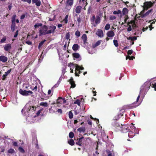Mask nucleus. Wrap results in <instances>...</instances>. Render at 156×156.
<instances>
[{
  "instance_id": "1",
  "label": "nucleus",
  "mask_w": 156,
  "mask_h": 156,
  "mask_svg": "<svg viewBox=\"0 0 156 156\" xmlns=\"http://www.w3.org/2000/svg\"><path fill=\"white\" fill-rule=\"evenodd\" d=\"M56 29V27L55 26H50L49 27L50 30H48V27L46 25L42 26L39 30V36L45 35L48 34L54 33L55 30Z\"/></svg>"
},
{
  "instance_id": "2",
  "label": "nucleus",
  "mask_w": 156,
  "mask_h": 156,
  "mask_svg": "<svg viewBox=\"0 0 156 156\" xmlns=\"http://www.w3.org/2000/svg\"><path fill=\"white\" fill-rule=\"evenodd\" d=\"M131 129L128 131V135L129 137L132 138L135 136V134L136 133L137 130L133 123H131Z\"/></svg>"
},
{
  "instance_id": "3",
  "label": "nucleus",
  "mask_w": 156,
  "mask_h": 156,
  "mask_svg": "<svg viewBox=\"0 0 156 156\" xmlns=\"http://www.w3.org/2000/svg\"><path fill=\"white\" fill-rule=\"evenodd\" d=\"M121 127H120V130L122 133H127L129 130H130L131 128V125H122L121 124Z\"/></svg>"
},
{
  "instance_id": "4",
  "label": "nucleus",
  "mask_w": 156,
  "mask_h": 156,
  "mask_svg": "<svg viewBox=\"0 0 156 156\" xmlns=\"http://www.w3.org/2000/svg\"><path fill=\"white\" fill-rule=\"evenodd\" d=\"M20 94L23 96H28L29 94H32L33 92L30 90H23L22 89H20L19 91Z\"/></svg>"
},
{
  "instance_id": "5",
  "label": "nucleus",
  "mask_w": 156,
  "mask_h": 156,
  "mask_svg": "<svg viewBox=\"0 0 156 156\" xmlns=\"http://www.w3.org/2000/svg\"><path fill=\"white\" fill-rule=\"evenodd\" d=\"M153 5V3L151 2H145L144 3V9L145 10H147L148 8L152 7Z\"/></svg>"
},
{
  "instance_id": "6",
  "label": "nucleus",
  "mask_w": 156,
  "mask_h": 156,
  "mask_svg": "<svg viewBox=\"0 0 156 156\" xmlns=\"http://www.w3.org/2000/svg\"><path fill=\"white\" fill-rule=\"evenodd\" d=\"M66 102V101L64 98L62 97H59L57 100V104H65Z\"/></svg>"
},
{
  "instance_id": "7",
  "label": "nucleus",
  "mask_w": 156,
  "mask_h": 156,
  "mask_svg": "<svg viewBox=\"0 0 156 156\" xmlns=\"http://www.w3.org/2000/svg\"><path fill=\"white\" fill-rule=\"evenodd\" d=\"M12 48L11 44H8L5 45L4 47V50L5 51H9Z\"/></svg>"
},
{
  "instance_id": "8",
  "label": "nucleus",
  "mask_w": 156,
  "mask_h": 156,
  "mask_svg": "<svg viewBox=\"0 0 156 156\" xmlns=\"http://www.w3.org/2000/svg\"><path fill=\"white\" fill-rule=\"evenodd\" d=\"M69 83L71 84L70 88H74L76 86V84L74 81L73 78L71 77V78L69 80Z\"/></svg>"
},
{
  "instance_id": "9",
  "label": "nucleus",
  "mask_w": 156,
  "mask_h": 156,
  "mask_svg": "<svg viewBox=\"0 0 156 156\" xmlns=\"http://www.w3.org/2000/svg\"><path fill=\"white\" fill-rule=\"evenodd\" d=\"M73 0H67L66 2V6H70L71 7L73 4Z\"/></svg>"
},
{
  "instance_id": "10",
  "label": "nucleus",
  "mask_w": 156,
  "mask_h": 156,
  "mask_svg": "<svg viewBox=\"0 0 156 156\" xmlns=\"http://www.w3.org/2000/svg\"><path fill=\"white\" fill-rule=\"evenodd\" d=\"M8 60L7 58L4 55H1L0 56V61L3 62H5Z\"/></svg>"
},
{
  "instance_id": "11",
  "label": "nucleus",
  "mask_w": 156,
  "mask_h": 156,
  "mask_svg": "<svg viewBox=\"0 0 156 156\" xmlns=\"http://www.w3.org/2000/svg\"><path fill=\"white\" fill-rule=\"evenodd\" d=\"M11 71V69H10L8 70L6 72H5V74L3 75L2 77H3L2 80H5L6 77V76H7V75L10 73Z\"/></svg>"
},
{
  "instance_id": "12",
  "label": "nucleus",
  "mask_w": 156,
  "mask_h": 156,
  "mask_svg": "<svg viewBox=\"0 0 156 156\" xmlns=\"http://www.w3.org/2000/svg\"><path fill=\"white\" fill-rule=\"evenodd\" d=\"M114 35L115 34L112 30L109 31L107 33V36L108 37H113Z\"/></svg>"
},
{
  "instance_id": "13",
  "label": "nucleus",
  "mask_w": 156,
  "mask_h": 156,
  "mask_svg": "<svg viewBox=\"0 0 156 156\" xmlns=\"http://www.w3.org/2000/svg\"><path fill=\"white\" fill-rule=\"evenodd\" d=\"M96 34L99 37H102L103 36V32L101 30L99 29L96 32Z\"/></svg>"
},
{
  "instance_id": "14",
  "label": "nucleus",
  "mask_w": 156,
  "mask_h": 156,
  "mask_svg": "<svg viewBox=\"0 0 156 156\" xmlns=\"http://www.w3.org/2000/svg\"><path fill=\"white\" fill-rule=\"evenodd\" d=\"M82 6L80 5L77 6L75 9V12L77 14L80 13L82 9Z\"/></svg>"
},
{
  "instance_id": "15",
  "label": "nucleus",
  "mask_w": 156,
  "mask_h": 156,
  "mask_svg": "<svg viewBox=\"0 0 156 156\" xmlns=\"http://www.w3.org/2000/svg\"><path fill=\"white\" fill-rule=\"evenodd\" d=\"M84 138V137L82 136L80 138L78 139V141L77 142H76V144L80 146H81L82 143V139Z\"/></svg>"
},
{
  "instance_id": "16",
  "label": "nucleus",
  "mask_w": 156,
  "mask_h": 156,
  "mask_svg": "<svg viewBox=\"0 0 156 156\" xmlns=\"http://www.w3.org/2000/svg\"><path fill=\"white\" fill-rule=\"evenodd\" d=\"M32 2L33 3H35L36 5L37 6H39L41 4V2L39 0H32Z\"/></svg>"
},
{
  "instance_id": "17",
  "label": "nucleus",
  "mask_w": 156,
  "mask_h": 156,
  "mask_svg": "<svg viewBox=\"0 0 156 156\" xmlns=\"http://www.w3.org/2000/svg\"><path fill=\"white\" fill-rule=\"evenodd\" d=\"M140 95H138V96L137 97V99H136V102H135L134 103H132V105H134L135 104H136L137 105H136V106H139L140 104L141 103V102H139V98H140Z\"/></svg>"
},
{
  "instance_id": "18",
  "label": "nucleus",
  "mask_w": 156,
  "mask_h": 156,
  "mask_svg": "<svg viewBox=\"0 0 156 156\" xmlns=\"http://www.w3.org/2000/svg\"><path fill=\"white\" fill-rule=\"evenodd\" d=\"M79 48V46L77 44H74L72 47L73 50L74 51H77Z\"/></svg>"
},
{
  "instance_id": "19",
  "label": "nucleus",
  "mask_w": 156,
  "mask_h": 156,
  "mask_svg": "<svg viewBox=\"0 0 156 156\" xmlns=\"http://www.w3.org/2000/svg\"><path fill=\"white\" fill-rule=\"evenodd\" d=\"M82 38L83 41V43L84 44H85L86 43H87V35L86 34H83L82 35Z\"/></svg>"
},
{
  "instance_id": "20",
  "label": "nucleus",
  "mask_w": 156,
  "mask_h": 156,
  "mask_svg": "<svg viewBox=\"0 0 156 156\" xmlns=\"http://www.w3.org/2000/svg\"><path fill=\"white\" fill-rule=\"evenodd\" d=\"M152 21H153L151 23V24L149 26L150 30H151L153 28L152 27V24H154L156 20L155 19H154L153 20H150L149 22H151Z\"/></svg>"
},
{
  "instance_id": "21",
  "label": "nucleus",
  "mask_w": 156,
  "mask_h": 156,
  "mask_svg": "<svg viewBox=\"0 0 156 156\" xmlns=\"http://www.w3.org/2000/svg\"><path fill=\"white\" fill-rule=\"evenodd\" d=\"M77 130L80 133L82 132H84L85 131V129L84 127H80L77 129Z\"/></svg>"
},
{
  "instance_id": "22",
  "label": "nucleus",
  "mask_w": 156,
  "mask_h": 156,
  "mask_svg": "<svg viewBox=\"0 0 156 156\" xmlns=\"http://www.w3.org/2000/svg\"><path fill=\"white\" fill-rule=\"evenodd\" d=\"M73 56L74 58H78L80 57V55L78 53H73Z\"/></svg>"
},
{
  "instance_id": "23",
  "label": "nucleus",
  "mask_w": 156,
  "mask_h": 156,
  "mask_svg": "<svg viewBox=\"0 0 156 156\" xmlns=\"http://www.w3.org/2000/svg\"><path fill=\"white\" fill-rule=\"evenodd\" d=\"M39 105L44 107H46L48 105V103L46 102H41L39 104Z\"/></svg>"
},
{
  "instance_id": "24",
  "label": "nucleus",
  "mask_w": 156,
  "mask_h": 156,
  "mask_svg": "<svg viewBox=\"0 0 156 156\" xmlns=\"http://www.w3.org/2000/svg\"><path fill=\"white\" fill-rule=\"evenodd\" d=\"M122 116V115H121L120 114H118L117 115H116L115 116L114 119H113V121H115L119 119L120 116Z\"/></svg>"
},
{
  "instance_id": "25",
  "label": "nucleus",
  "mask_w": 156,
  "mask_h": 156,
  "mask_svg": "<svg viewBox=\"0 0 156 156\" xmlns=\"http://www.w3.org/2000/svg\"><path fill=\"white\" fill-rule=\"evenodd\" d=\"M77 14H75V16H77V20L79 24H80L82 20L80 18V15L79 16H77Z\"/></svg>"
},
{
  "instance_id": "26",
  "label": "nucleus",
  "mask_w": 156,
  "mask_h": 156,
  "mask_svg": "<svg viewBox=\"0 0 156 156\" xmlns=\"http://www.w3.org/2000/svg\"><path fill=\"white\" fill-rule=\"evenodd\" d=\"M101 19L100 17L98 16H97L96 19L95 20V22L96 24H99L100 23Z\"/></svg>"
},
{
  "instance_id": "27",
  "label": "nucleus",
  "mask_w": 156,
  "mask_h": 156,
  "mask_svg": "<svg viewBox=\"0 0 156 156\" xmlns=\"http://www.w3.org/2000/svg\"><path fill=\"white\" fill-rule=\"evenodd\" d=\"M122 14L124 15H126L128 13V9L126 8H124L122 9Z\"/></svg>"
},
{
  "instance_id": "28",
  "label": "nucleus",
  "mask_w": 156,
  "mask_h": 156,
  "mask_svg": "<svg viewBox=\"0 0 156 156\" xmlns=\"http://www.w3.org/2000/svg\"><path fill=\"white\" fill-rule=\"evenodd\" d=\"M16 27L15 23H12V24L11 26V31L12 32H14L15 30V27Z\"/></svg>"
},
{
  "instance_id": "29",
  "label": "nucleus",
  "mask_w": 156,
  "mask_h": 156,
  "mask_svg": "<svg viewBox=\"0 0 156 156\" xmlns=\"http://www.w3.org/2000/svg\"><path fill=\"white\" fill-rule=\"evenodd\" d=\"M127 39L129 40H131L132 41H134L137 39V37L136 36H134L133 37H127Z\"/></svg>"
},
{
  "instance_id": "30",
  "label": "nucleus",
  "mask_w": 156,
  "mask_h": 156,
  "mask_svg": "<svg viewBox=\"0 0 156 156\" xmlns=\"http://www.w3.org/2000/svg\"><path fill=\"white\" fill-rule=\"evenodd\" d=\"M46 41V40H44L41 41L38 44V48L39 49H40L41 48V47L44 44V43Z\"/></svg>"
},
{
  "instance_id": "31",
  "label": "nucleus",
  "mask_w": 156,
  "mask_h": 156,
  "mask_svg": "<svg viewBox=\"0 0 156 156\" xmlns=\"http://www.w3.org/2000/svg\"><path fill=\"white\" fill-rule=\"evenodd\" d=\"M153 9H151L150 10H148V11L145 14H144L143 16L145 17L148 16L149 14L152 11Z\"/></svg>"
},
{
  "instance_id": "32",
  "label": "nucleus",
  "mask_w": 156,
  "mask_h": 156,
  "mask_svg": "<svg viewBox=\"0 0 156 156\" xmlns=\"http://www.w3.org/2000/svg\"><path fill=\"white\" fill-rule=\"evenodd\" d=\"M68 143L69 145L71 146L75 144L74 140H73L72 139H70L68 141Z\"/></svg>"
},
{
  "instance_id": "33",
  "label": "nucleus",
  "mask_w": 156,
  "mask_h": 156,
  "mask_svg": "<svg viewBox=\"0 0 156 156\" xmlns=\"http://www.w3.org/2000/svg\"><path fill=\"white\" fill-rule=\"evenodd\" d=\"M81 73V71L80 70L78 69L77 70L76 69V73H75V76H79V74H80Z\"/></svg>"
},
{
  "instance_id": "34",
  "label": "nucleus",
  "mask_w": 156,
  "mask_h": 156,
  "mask_svg": "<svg viewBox=\"0 0 156 156\" xmlns=\"http://www.w3.org/2000/svg\"><path fill=\"white\" fill-rule=\"evenodd\" d=\"M112 125L115 127H119L120 125L119 124L117 123H115V121H113V122L112 123Z\"/></svg>"
},
{
  "instance_id": "35",
  "label": "nucleus",
  "mask_w": 156,
  "mask_h": 156,
  "mask_svg": "<svg viewBox=\"0 0 156 156\" xmlns=\"http://www.w3.org/2000/svg\"><path fill=\"white\" fill-rule=\"evenodd\" d=\"M43 25V24L41 23H37L34 26L35 28H37L39 27H42Z\"/></svg>"
},
{
  "instance_id": "36",
  "label": "nucleus",
  "mask_w": 156,
  "mask_h": 156,
  "mask_svg": "<svg viewBox=\"0 0 156 156\" xmlns=\"http://www.w3.org/2000/svg\"><path fill=\"white\" fill-rule=\"evenodd\" d=\"M19 151L22 153H23L25 152V151L24 149L21 147H20L18 148Z\"/></svg>"
},
{
  "instance_id": "37",
  "label": "nucleus",
  "mask_w": 156,
  "mask_h": 156,
  "mask_svg": "<svg viewBox=\"0 0 156 156\" xmlns=\"http://www.w3.org/2000/svg\"><path fill=\"white\" fill-rule=\"evenodd\" d=\"M74 104H77L78 106L80 105V101L79 99H77L74 102Z\"/></svg>"
},
{
  "instance_id": "38",
  "label": "nucleus",
  "mask_w": 156,
  "mask_h": 156,
  "mask_svg": "<svg viewBox=\"0 0 156 156\" xmlns=\"http://www.w3.org/2000/svg\"><path fill=\"white\" fill-rule=\"evenodd\" d=\"M16 17V15L13 16L12 19V23H15V18Z\"/></svg>"
},
{
  "instance_id": "39",
  "label": "nucleus",
  "mask_w": 156,
  "mask_h": 156,
  "mask_svg": "<svg viewBox=\"0 0 156 156\" xmlns=\"http://www.w3.org/2000/svg\"><path fill=\"white\" fill-rule=\"evenodd\" d=\"M35 139L36 140V142H35V143H36V146H35V147L37 149H39V146H38V140L37 139V137H35Z\"/></svg>"
},
{
  "instance_id": "40",
  "label": "nucleus",
  "mask_w": 156,
  "mask_h": 156,
  "mask_svg": "<svg viewBox=\"0 0 156 156\" xmlns=\"http://www.w3.org/2000/svg\"><path fill=\"white\" fill-rule=\"evenodd\" d=\"M8 152L9 153L13 154L15 152V151L13 149H10L8 150Z\"/></svg>"
},
{
  "instance_id": "41",
  "label": "nucleus",
  "mask_w": 156,
  "mask_h": 156,
  "mask_svg": "<svg viewBox=\"0 0 156 156\" xmlns=\"http://www.w3.org/2000/svg\"><path fill=\"white\" fill-rule=\"evenodd\" d=\"M69 117L70 119H72L73 117V114L71 111L69 112Z\"/></svg>"
},
{
  "instance_id": "42",
  "label": "nucleus",
  "mask_w": 156,
  "mask_h": 156,
  "mask_svg": "<svg viewBox=\"0 0 156 156\" xmlns=\"http://www.w3.org/2000/svg\"><path fill=\"white\" fill-rule=\"evenodd\" d=\"M77 70L80 69V70H83L84 69V68L82 66L77 65L76 66Z\"/></svg>"
},
{
  "instance_id": "43",
  "label": "nucleus",
  "mask_w": 156,
  "mask_h": 156,
  "mask_svg": "<svg viewBox=\"0 0 156 156\" xmlns=\"http://www.w3.org/2000/svg\"><path fill=\"white\" fill-rule=\"evenodd\" d=\"M110 28V25L109 24L107 23L105 25V29L106 30H108Z\"/></svg>"
},
{
  "instance_id": "44",
  "label": "nucleus",
  "mask_w": 156,
  "mask_h": 156,
  "mask_svg": "<svg viewBox=\"0 0 156 156\" xmlns=\"http://www.w3.org/2000/svg\"><path fill=\"white\" fill-rule=\"evenodd\" d=\"M74 136V134L73 132H71L69 134V137L70 138H73Z\"/></svg>"
},
{
  "instance_id": "45",
  "label": "nucleus",
  "mask_w": 156,
  "mask_h": 156,
  "mask_svg": "<svg viewBox=\"0 0 156 156\" xmlns=\"http://www.w3.org/2000/svg\"><path fill=\"white\" fill-rule=\"evenodd\" d=\"M113 43L115 47H117L118 46V41L117 40H113Z\"/></svg>"
},
{
  "instance_id": "46",
  "label": "nucleus",
  "mask_w": 156,
  "mask_h": 156,
  "mask_svg": "<svg viewBox=\"0 0 156 156\" xmlns=\"http://www.w3.org/2000/svg\"><path fill=\"white\" fill-rule=\"evenodd\" d=\"M135 58V57L133 56H127L126 57V60L128 58H129L130 60H133L134 58Z\"/></svg>"
},
{
  "instance_id": "47",
  "label": "nucleus",
  "mask_w": 156,
  "mask_h": 156,
  "mask_svg": "<svg viewBox=\"0 0 156 156\" xmlns=\"http://www.w3.org/2000/svg\"><path fill=\"white\" fill-rule=\"evenodd\" d=\"M75 34L76 36L79 37L80 35V32L78 30H77L75 32Z\"/></svg>"
},
{
  "instance_id": "48",
  "label": "nucleus",
  "mask_w": 156,
  "mask_h": 156,
  "mask_svg": "<svg viewBox=\"0 0 156 156\" xmlns=\"http://www.w3.org/2000/svg\"><path fill=\"white\" fill-rule=\"evenodd\" d=\"M116 17L115 16L113 15H110L109 16V19L110 20H113L115 19Z\"/></svg>"
},
{
  "instance_id": "49",
  "label": "nucleus",
  "mask_w": 156,
  "mask_h": 156,
  "mask_svg": "<svg viewBox=\"0 0 156 156\" xmlns=\"http://www.w3.org/2000/svg\"><path fill=\"white\" fill-rule=\"evenodd\" d=\"M6 37H4L1 40L0 43H4L5 41L6 40Z\"/></svg>"
},
{
  "instance_id": "50",
  "label": "nucleus",
  "mask_w": 156,
  "mask_h": 156,
  "mask_svg": "<svg viewBox=\"0 0 156 156\" xmlns=\"http://www.w3.org/2000/svg\"><path fill=\"white\" fill-rule=\"evenodd\" d=\"M43 108L41 109L38 112H37L36 113V115L37 116H38L40 115V113L43 110Z\"/></svg>"
},
{
  "instance_id": "51",
  "label": "nucleus",
  "mask_w": 156,
  "mask_h": 156,
  "mask_svg": "<svg viewBox=\"0 0 156 156\" xmlns=\"http://www.w3.org/2000/svg\"><path fill=\"white\" fill-rule=\"evenodd\" d=\"M152 85V87L154 88V90H156V83H152V84L151 83V86Z\"/></svg>"
},
{
  "instance_id": "52",
  "label": "nucleus",
  "mask_w": 156,
  "mask_h": 156,
  "mask_svg": "<svg viewBox=\"0 0 156 156\" xmlns=\"http://www.w3.org/2000/svg\"><path fill=\"white\" fill-rule=\"evenodd\" d=\"M91 10H92V9H91V7H90L88 9L87 12V14H90L91 12Z\"/></svg>"
},
{
  "instance_id": "53",
  "label": "nucleus",
  "mask_w": 156,
  "mask_h": 156,
  "mask_svg": "<svg viewBox=\"0 0 156 156\" xmlns=\"http://www.w3.org/2000/svg\"><path fill=\"white\" fill-rule=\"evenodd\" d=\"M70 34L69 32L67 33L66 36V38L67 40H68L70 38Z\"/></svg>"
},
{
  "instance_id": "54",
  "label": "nucleus",
  "mask_w": 156,
  "mask_h": 156,
  "mask_svg": "<svg viewBox=\"0 0 156 156\" xmlns=\"http://www.w3.org/2000/svg\"><path fill=\"white\" fill-rule=\"evenodd\" d=\"M5 151V147L4 146H1L0 147V151L4 152Z\"/></svg>"
},
{
  "instance_id": "55",
  "label": "nucleus",
  "mask_w": 156,
  "mask_h": 156,
  "mask_svg": "<svg viewBox=\"0 0 156 156\" xmlns=\"http://www.w3.org/2000/svg\"><path fill=\"white\" fill-rule=\"evenodd\" d=\"M107 153L108 154L107 156H114V154H113L111 151H109Z\"/></svg>"
},
{
  "instance_id": "56",
  "label": "nucleus",
  "mask_w": 156,
  "mask_h": 156,
  "mask_svg": "<svg viewBox=\"0 0 156 156\" xmlns=\"http://www.w3.org/2000/svg\"><path fill=\"white\" fill-rule=\"evenodd\" d=\"M133 52V51L132 50H130L128 51L127 52V54L128 55H131Z\"/></svg>"
},
{
  "instance_id": "57",
  "label": "nucleus",
  "mask_w": 156,
  "mask_h": 156,
  "mask_svg": "<svg viewBox=\"0 0 156 156\" xmlns=\"http://www.w3.org/2000/svg\"><path fill=\"white\" fill-rule=\"evenodd\" d=\"M125 19L124 20V23H126L127 20L129 19L128 16L127 15H126L125 17Z\"/></svg>"
},
{
  "instance_id": "58",
  "label": "nucleus",
  "mask_w": 156,
  "mask_h": 156,
  "mask_svg": "<svg viewBox=\"0 0 156 156\" xmlns=\"http://www.w3.org/2000/svg\"><path fill=\"white\" fill-rule=\"evenodd\" d=\"M68 15H66L65 17V19H64V21H65V23H67V22H68L67 19H68Z\"/></svg>"
},
{
  "instance_id": "59",
  "label": "nucleus",
  "mask_w": 156,
  "mask_h": 156,
  "mask_svg": "<svg viewBox=\"0 0 156 156\" xmlns=\"http://www.w3.org/2000/svg\"><path fill=\"white\" fill-rule=\"evenodd\" d=\"M25 43L29 45H31L32 44V42L29 41H26Z\"/></svg>"
},
{
  "instance_id": "60",
  "label": "nucleus",
  "mask_w": 156,
  "mask_h": 156,
  "mask_svg": "<svg viewBox=\"0 0 156 156\" xmlns=\"http://www.w3.org/2000/svg\"><path fill=\"white\" fill-rule=\"evenodd\" d=\"M55 15H54L53 17L52 18H49V20L50 21H53L55 20Z\"/></svg>"
},
{
  "instance_id": "61",
  "label": "nucleus",
  "mask_w": 156,
  "mask_h": 156,
  "mask_svg": "<svg viewBox=\"0 0 156 156\" xmlns=\"http://www.w3.org/2000/svg\"><path fill=\"white\" fill-rule=\"evenodd\" d=\"M95 15H93L92 16V19H91V21L92 22H94V20H95Z\"/></svg>"
},
{
  "instance_id": "62",
  "label": "nucleus",
  "mask_w": 156,
  "mask_h": 156,
  "mask_svg": "<svg viewBox=\"0 0 156 156\" xmlns=\"http://www.w3.org/2000/svg\"><path fill=\"white\" fill-rule=\"evenodd\" d=\"M57 112L58 113H60V114H61L62 113V111L61 109H58L57 110Z\"/></svg>"
},
{
  "instance_id": "63",
  "label": "nucleus",
  "mask_w": 156,
  "mask_h": 156,
  "mask_svg": "<svg viewBox=\"0 0 156 156\" xmlns=\"http://www.w3.org/2000/svg\"><path fill=\"white\" fill-rule=\"evenodd\" d=\"M12 7V3H11L10 5H9L8 6V7L9 9V10H10Z\"/></svg>"
},
{
  "instance_id": "64",
  "label": "nucleus",
  "mask_w": 156,
  "mask_h": 156,
  "mask_svg": "<svg viewBox=\"0 0 156 156\" xmlns=\"http://www.w3.org/2000/svg\"><path fill=\"white\" fill-rule=\"evenodd\" d=\"M132 30V28L131 25H129L128 27L127 28L128 31H130Z\"/></svg>"
}]
</instances>
